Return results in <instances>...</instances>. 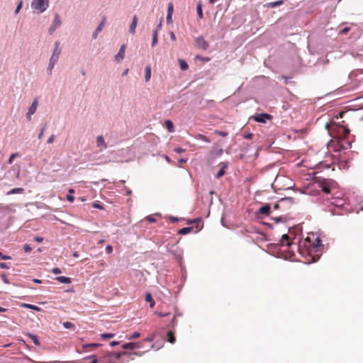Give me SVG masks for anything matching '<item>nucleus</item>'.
I'll use <instances>...</instances> for the list:
<instances>
[{
  "label": "nucleus",
  "instance_id": "obj_1",
  "mask_svg": "<svg viewBox=\"0 0 363 363\" xmlns=\"http://www.w3.org/2000/svg\"><path fill=\"white\" fill-rule=\"evenodd\" d=\"M137 355V352L128 353L127 352H107L103 356L100 357L99 361L101 363H123L124 361L120 360L123 355Z\"/></svg>",
  "mask_w": 363,
  "mask_h": 363
},
{
  "label": "nucleus",
  "instance_id": "obj_2",
  "mask_svg": "<svg viewBox=\"0 0 363 363\" xmlns=\"http://www.w3.org/2000/svg\"><path fill=\"white\" fill-rule=\"evenodd\" d=\"M48 6L49 0H33L31 2L32 9L40 13L44 12Z\"/></svg>",
  "mask_w": 363,
  "mask_h": 363
},
{
  "label": "nucleus",
  "instance_id": "obj_3",
  "mask_svg": "<svg viewBox=\"0 0 363 363\" xmlns=\"http://www.w3.org/2000/svg\"><path fill=\"white\" fill-rule=\"evenodd\" d=\"M325 127L327 129H328V131L331 134H333V133L337 130V131L340 133L339 137L341 139H344V138H347L350 133V130L348 128H345V126H337V125L335 126L334 125H333L331 127V129H329L330 125L327 123Z\"/></svg>",
  "mask_w": 363,
  "mask_h": 363
},
{
  "label": "nucleus",
  "instance_id": "obj_4",
  "mask_svg": "<svg viewBox=\"0 0 363 363\" xmlns=\"http://www.w3.org/2000/svg\"><path fill=\"white\" fill-rule=\"evenodd\" d=\"M61 20L59 14L56 13L55 15V18L53 20L52 24L50 26L49 28V33L52 34L55 30L61 26Z\"/></svg>",
  "mask_w": 363,
  "mask_h": 363
},
{
  "label": "nucleus",
  "instance_id": "obj_5",
  "mask_svg": "<svg viewBox=\"0 0 363 363\" xmlns=\"http://www.w3.org/2000/svg\"><path fill=\"white\" fill-rule=\"evenodd\" d=\"M195 46L199 49L206 50L208 48V44L202 36H199L195 40Z\"/></svg>",
  "mask_w": 363,
  "mask_h": 363
},
{
  "label": "nucleus",
  "instance_id": "obj_6",
  "mask_svg": "<svg viewBox=\"0 0 363 363\" xmlns=\"http://www.w3.org/2000/svg\"><path fill=\"white\" fill-rule=\"evenodd\" d=\"M60 54H61V50L60 49V42L56 41L55 43V49L53 50V52L50 57V60L57 62Z\"/></svg>",
  "mask_w": 363,
  "mask_h": 363
},
{
  "label": "nucleus",
  "instance_id": "obj_7",
  "mask_svg": "<svg viewBox=\"0 0 363 363\" xmlns=\"http://www.w3.org/2000/svg\"><path fill=\"white\" fill-rule=\"evenodd\" d=\"M38 100L37 98H35L33 100L31 106L29 107L27 115H26V116H27V118H28V119L29 121H30V119H31L30 116L35 113V111L37 110V108H38Z\"/></svg>",
  "mask_w": 363,
  "mask_h": 363
},
{
  "label": "nucleus",
  "instance_id": "obj_8",
  "mask_svg": "<svg viewBox=\"0 0 363 363\" xmlns=\"http://www.w3.org/2000/svg\"><path fill=\"white\" fill-rule=\"evenodd\" d=\"M272 116L268 113H260L253 116L254 120L258 123H265L267 120L272 119Z\"/></svg>",
  "mask_w": 363,
  "mask_h": 363
},
{
  "label": "nucleus",
  "instance_id": "obj_9",
  "mask_svg": "<svg viewBox=\"0 0 363 363\" xmlns=\"http://www.w3.org/2000/svg\"><path fill=\"white\" fill-rule=\"evenodd\" d=\"M96 147L99 148V151H103L107 148V144L102 135L96 137Z\"/></svg>",
  "mask_w": 363,
  "mask_h": 363
},
{
  "label": "nucleus",
  "instance_id": "obj_10",
  "mask_svg": "<svg viewBox=\"0 0 363 363\" xmlns=\"http://www.w3.org/2000/svg\"><path fill=\"white\" fill-rule=\"evenodd\" d=\"M125 48H126V46L124 44L121 46V48H120L118 54L115 56V59L116 61L118 62V61L123 60V58L125 57Z\"/></svg>",
  "mask_w": 363,
  "mask_h": 363
},
{
  "label": "nucleus",
  "instance_id": "obj_11",
  "mask_svg": "<svg viewBox=\"0 0 363 363\" xmlns=\"http://www.w3.org/2000/svg\"><path fill=\"white\" fill-rule=\"evenodd\" d=\"M140 344L139 342H128L123 344L122 345V347L123 349H128V350H135V349H139L140 348Z\"/></svg>",
  "mask_w": 363,
  "mask_h": 363
},
{
  "label": "nucleus",
  "instance_id": "obj_12",
  "mask_svg": "<svg viewBox=\"0 0 363 363\" xmlns=\"http://www.w3.org/2000/svg\"><path fill=\"white\" fill-rule=\"evenodd\" d=\"M100 346H101V344H99V343L85 344V345H83V346H82V347L84 349L83 352L92 351Z\"/></svg>",
  "mask_w": 363,
  "mask_h": 363
},
{
  "label": "nucleus",
  "instance_id": "obj_13",
  "mask_svg": "<svg viewBox=\"0 0 363 363\" xmlns=\"http://www.w3.org/2000/svg\"><path fill=\"white\" fill-rule=\"evenodd\" d=\"M137 24H138V17L136 15H134L133 17V21H132V23L130 26V28H129V32L132 34H135V28L137 27Z\"/></svg>",
  "mask_w": 363,
  "mask_h": 363
},
{
  "label": "nucleus",
  "instance_id": "obj_14",
  "mask_svg": "<svg viewBox=\"0 0 363 363\" xmlns=\"http://www.w3.org/2000/svg\"><path fill=\"white\" fill-rule=\"evenodd\" d=\"M270 212V206L269 204H266L264 206H262L259 209V213L261 214H264L266 216H268Z\"/></svg>",
  "mask_w": 363,
  "mask_h": 363
},
{
  "label": "nucleus",
  "instance_id": "obj_15",
  "mask_svg": "<svg viewBox=\"0 0 363 363\" xmlns=\"http://www.w3.org/2000/svg\"><path fill=\"white\" fill-rule=\"evenodd\" d=\"M145 301L148 302L150 303V307L151 308H154V306L155 305V302L154 299L152 298L151 294L147 293L145 294Z\"/></svg>",
  "mask_w": 363,
  "mask_h": 363
},
{
  "label": "nucleus",
  "instance_id": "obj_16",
  "mask_svg": "<svg viewBox=\"0 0 363 363\" xmlns=\"http://www.w3.org/2000/svg\"><path fill=\"white\" fill-rule=\"evenodd\" d=\"M289 237L287 234L283 235L281 238V245L282 246H284V245L290 246L291 244L290 242H289Z\"/></svg>",
  "mask_w": 363,
  "mask_h": 363
},
{
  "label": "nucleus",
  "instance_id": "obj_17",
  "mask_svg": "<svg viewBox=\"0 0 363 363\" xmlns=\"http://www.w3.org/2000/svg\"><path fill=\"white\" fill-rule=\"evenodd\" d=\"M322 245L321 240L320 238H316L313 242L312 248L315 252H318L320 247Z\"/></svg>",
  "mask_w": 363,
  "mask_h": 363
},
{
  "label": "nucleus",
  "instance_id": "obj_18",
  "mask_svg": "<svg viewBox=\"0 0 363 363\" xmlns=\"http://www.w3.org/2000/svg\"><path fill=\"white\" fill-rule=\"evenodd\" d=\"M145 82H149V80L150 79V77H151V67L150 65H147L145 67Z\"/></svg>",
  "mask_w": 363,
  "mask_h": 363
},
{
  "label": "nucleus",
  "instance_id": "obj_19",
  "mask_svg": "<svg viewBox=\"0 0 363 363\" xmlns=\"http://www.w3.org/2000/svg\"><path fill=\"white\" fill-rule=\"evenodd\" d=\"M196 12H197V15H198L199 18L200 19H202L203 18V11H202V4L201 1H199L197 4Z\"/></svg>",
  "mask_w": 363,
  "mask_h": 363
},
{
  "label": "nucleus",
  "instance_id": "obj_20",
  "mask_svg": "<svg viewBox=\"0 0 363 363\" xmlns=\"http://www.w3.org/2000/svg\"><path fill=\"white\" fill-rule=\"evenodd\" d=\"M21 306L26 308L32 309L36 311H40V308L35 305L29 304V303H22Z\"/></svg>",
  "mask_w": 363,
  "mask_h": 363
},
{
  "label": "nucleus",
  "instance_id": "obj_21",
  "mask_svg": "<svg viewBox=\"0 0 363 363\" xmlns=\"http://www.w3.org/2000/svg\"><path fill=\"white\" fill-rule=\"evenodd\" d=\"M56 279L62 284H70L71 283V279L69 277H57Z\"/></svg>",
  "mask_w": 363,
  "mask_h": 363
},
{
  "label": "nucleus",
  "instance_id": "obj_22",
  "mask_svg": "<svg viewBox=\"0 0 363 363\" xmlns=\"http://www.w3.org/2000/svg\"><path fill=\"white\" fill-rule=\"evenodd\" d=\"M221 165H222V167L217 173L216 178H220V177H223L225 173V169L227 167V164L221 163Z\"/></svg>",
  "mask_w": 363,
  "mask_h": 363
},
{
  "label": "nucleus",
  "instance_id": "obj_23",
  "mask_svg": "<svg viewBox=\"0 0 363 363\" xmlns=\"http://www.w3.org/2000/svg\"><path fill=\"white\" fill-rule=\"evenodd\" d=\"M167 341L170 343L173 344L176 341V338L174 337V333L172 331H169L167 334Z\"/></svg>",
  "mask_w": 363,
  "mask_h": 363
},
{
  "label": "nucleus",
  "instance_id": "obj_24",
  "mask_svg": "<svg viewBox=\"0 0 363 363\" xmlns=\"http://www.w3.org/2000/svg\"><path fill=\"white\" fill-rule=\"evenodd\" d=\"M192 230H193V227H186V228H183L182 229H180L178 231V233L181 234V235H186V234L191 233Z\"/></svg>",
  "mask_w": 363,
  "mask_h": 363
},
{
  "label": "nucleus",
  "instance_id": "obj_25",
  "mask_svg": "<svg viewBox=\"0 0 363 363\" xmlns=\"http://www.w3.org/2000/svg\"><path fill=\"white\" fill-rule=\"evenodd\" d=\"M165 126L169 132L172 133L174 131L173 123L171 121L167 120L164 122Z\"/></svg>",
  "mask_w": 363,
  "mask_h": 363
},
{
  "label": "nucleus",
  "instance_id": "obj_26",
  "mask_svg": "<svg viewBox=\"0 0 363 363\" xmlns=\"http://www.w3.org/2000/svg\"><path fill=\"white\" fill-rule=\"evenodd\" d=\"M24 192V189L23 188H15L10 190L7 195L14 194H23Z\"/></svg>",
  "mask_w": 363,
  "mask_h": 363
},
{
  "label": "nucleus",
  "instance_id": "obj_27",
  "mask_svg": "<svg viewBox=\"0 0 363 363\" xmlns=\"http://www.w3.org/2000/svg\"><path fill=\"white\" fill-rule=\"evenodd\" d=\"M178 61H179V64L180 65V68L182 70L184 71V70L188 69L189 65H188L187 62L185 60L179 59Z\"/></svg>",
  "mask_w": 363,
  "mask_h": 363
},
{
  "label": "nucleus",
  "instance_id": "obj_28",
  "mask_svg": "<svg viewBox=\"0 0 363 363\" xmlns=\"http://www.w3.org/2000/svg\"><path fill=\"white\" fill-rule=\"evenodd\" d=\"M28 336L32 340V341L33 342V343L35 345H40V341H39L38 337L37 335L31 334V333H28Z\"/></svg>",
  "mask_w": 363,
  "mask_h": 363
},
{
  "label": "nucleus",
  "instance_id": "obj_29",
  "mask_svg": "<svg viewBox=\"0 0 363 363\" xmlns=\"http://www.w3.org/2000/svg\"><path fill=\"white\" fill-rule=\"evenodd\" d=\"M106 16H104L102 18V20H101V23H99V25L96 28V33H100L102 30V29H103V28H104V25L106 23Z\"/></svg>",
  "mask_w": 363,
  "mask_h": 363
},
{
  "label": "nucleus",
  "instance_id": "obj_30",
  "mask_svg": "<svg viewBox=\"0 0 363 363\" xmlns=\"http://www.w3.org/2000/svg\"><path fill=\"white\" fill-rule=\"evenodd\" d=\"M195 138L197 140H203L206 143H211V140L208 137H206V135H202V134H197L195 136Z\"/></svg>",
  "mask_w": 363,
  "mask_h": 363
},
{
  "label": "nucleus",
  "instance_id": "obj_31",
  "mask_svg": "<svg viewBox=\"0 0 363 363\" xmlns=\"http://www.w3.org/2000/svg\"><path fill=\"white\" fill-rule=\"evenodd\" d=\"M63 326L66 328V329H70V330H74L75 329V325L74 323H71V322H68V321H66V322H64L62 323Z\"/></svg>",
  "mask_w": 363,
  "mask_h": 363
},
{
  "label": "nucleus",
  "instance_id": "obj_32",
  "mask_svg": "<svg viewBox=\"0 0 363 363\" xmlns=\"http://www.w3.org/2000/svg\"><path fill=\"white\" fill-rule=\"evenodd\" d=\"M157 43V30H155L152 33V46H155Z\"/></svg>",
  "mask_w": 363,
  "mask_h": 363
},
{
  "label": "nucleus",
  "instance_id": "obj_33",
  "mask_svg": "<svg viewBox=\"0 0 363 363\" xmlns=\"http://www.w3.org/2000/svg\"><path fill=\"white\" fill-rule=\"evenodd\" d=\"M197 223L196 224V228L198 229L196 231L199 230L201 228L200 227L199 225H203V223L201 222V219H197V220H189L188 223Z\"/></svg>",
  "mask_w": 363,
  "mask_h": 363
},
{
  "label": "nucleus",
  "instance_id": "obj_34",
  "mask_svg": "<svg viewBox=\"0 0 363 363\" xmlns=\"http://www.w3.org/2000/svg\"><path fill=\"white\" fill-rule=\"evenodd\" d=\"M283 4H284V1L282 0H279L277 1L269 3V6L271 8H274V7H276L277 6H280Z\"/></svg>",
  "mask_w": 363,
  "mask_h": 363
},
{
  "label": "nucleus",
  "instance_id": "obj_35",
  "mask_svg": "<svg viewBox=\"0 0 363 363\" xmlns=\"http://www.w3.org/2000/svg\"><path fill=\"white\" fill-rule=\"evenodd\" d=\"M114 335H115L113 333H102V334H101V337L104 340H106L108 338H112L114 337Z\"/></svg>",
  "mask_w": 363,
  "mask_h": 363
},
{
  "label": "nucleus",
  "instance_id": "obj_36",
  "mask_svg": "<svg viewBox=\"0 0 363 363\" xmlns=\"http://www.w3.org/2000/svg\"><path fill=\"white\" fill-rule=\"evenodd\" d=\"M214 133L216 135H218L220 136H222V137H226L228 135V133H227V132L220 131V130H215Z\"/></svg>",
  "mask_w": 363,
  "mask_h": 363
},
{
  "label": "nucleus",
  "instance_id": "obj_37",
  "mask_svg": "<svg viewBox=\"0 0 363 363\" xmlns=\"http://www.w3.org/2000/svg\"><path fill=\"white\" fill-rule=\"evenodd\" d=\"M56 63H57L56 62L50 60V62H49V65H48V70L50 71V73L52 72V70L54 68Z\"/></svg>",
  "mask_w": 363,
  "mask_h": 363
},
{
  "label": "nucleus",
  "instance_id": "obj_38",
  "mask_svg": "<svg viewBox=\"0 0 363 363\" xmlns=\"http://www.w3.org/2000/svg\"><path fill=\"white\" fill-rule=\"evenodd\" d=\"M140 335V333L134 332L130 337H128V340H134L139 337Z\"/></svg>",
  "mask_w": 363,
  "mask_h": 363
},
{
  "label": "nucleus",
  "instance_id": "obj_39",
  "mask_svg": "<svg viewBox=\"0 0 363 363\" xmlns=\"http://www.w3.org/2000/svg\"><path fill=\"white\" fill-rule=\"evenodd\" d=\"M22 6H23V1H20L18 4L16 6V11H15V13L17 14L18 13V12L20 11V10L22 8Z\"/></svg>",
  "mask_w": 363,
  "mask_h": 363
},
{
  "label": "nucleus",
  "instance_id": "obj_40",
  "mask_svg": "<svg viewBox=\"0 0 363 363\" xmlns=\"http://www.w3.org/2000/svg\"><path fill=\"white\" fill-rule=\"evenodd\" d=\"M23 250H24L25 252L28 253V252H31V250H32V247H31L29 245L26 244V245H24V246H23Z\"/></svg>",
  "mask_w": 363,
  "mask_h": 363
},
{
  "label": "nucleus",
  "instance_id": "obj_41",
  "mask_svg": "<svg viewBox=\"0 0 363 363\" xmlns=\"http://www.w3.org/2000/svg\"><path fill=\"white\" fill-rule=\"evenodd\" d=\"M173 13V4L169 3L167 8V13L172 14Z\"/></svg>",
  "mask_w": 363,
  "mask_h": 363
},
{
  "label": "nucleus",
  "instance_id": "obj_42",
  "mask_svg": "<svg viewBox=\"0 0 363 363\" xmlns=\"http://www.w3.org/2000/svg\"><path fill=\"white\" fill-rule=\"evenodd\" d=\"M17 156H18V154H17V153H13V154L10 156V157H9V164H12L13 159H14L16 157H17Z\"/></svg>",
  "mask_w": 363,
  "mask_h": 363
},
{
  "label": "nucleus",
  "instance_id": "obj_43",
  "mask_svg": "<svg viewBox=\"0 0 363 363\" xmlns=\"http://www.w3.org/2000/svg\"><path fill=\"white\" fill-rule=\"evenodd\" d=\"M45 126H46V125H45L42 128V129H41V130H40V133L38 134V139H40H40L43 138V136L44 131H45Z\"/></svg>",
  "mask_w": 363,
  "mask_h": 363
},
{
  "label": "nucleus",
  "instance_id": "obj_44",
  "mask_svg": "<svg viewBox=\"0 0 363 363\" xmlns=\"http://www.w3.org/2000/svg\"><path fill=\"white\" fill-rule=\"evenodd\" d=\"M52 272L54 274H59L61 273V270L60 268H57V267H55V268H53L52 269Z\"/></svg>",
  "mask_w": 363,
  "mask_h": 363
},
{
  "label": "nucleus",
  "instance_id": "obj_45",
  "mask_svg": "<svg viewBox=\"0 0 363 363\" xmlns=\"http://www.w3.org/2000/svg\"><path fill=\"white\" fill-rule=\"evenodd\" d=\"M322 190L325 194H330V189L328 186H323Z\"/></svg>",
  "mask_w": 363,
  "mask_h": 363
},
{
  "label": "nucleus",
  "instance_id": "obj_46",
  "mask_svg": "<svg viewBox=\"0 0 363 363\" xmlns=\"http://www.w3.org/2000/svg\"><path fill=\"white\" fill-rule=\"evenodd\" d=\"M67 199L68 201L72 203L74 200V197L72 196V194H68L67 196Z\"/></svg>",
  "mask_w": 363,
  "mask_h": 363
},
{
  "label": "nucleus",
  "instance_id": "obj_47",
  "mask_svg": "<svg viewBox=\"0 0 363 363\" xmlns=\"http://www.w3.org/2000/svg\"><path fill=\"white\" fill-rule=\"evenodd\" d=\"M0 257L4 260L11 259V257L8 255H3L2 253L0 252Z\"/></svg>",
  "mask_w": 363,
  "mask_h": 363
},
{
  "label": "nucleus",
  "instance_id": "obj_48",
  "mask_svg": "<svg viewBox=\"0 0 363 363\" xmlns=\"http://www.w3.org/2000/svg\"><path fill=\"white\" fill-rule=\"evenodd\" d=\"M106 251L108 254H111L113 252V247L111 245H107L106 247Z\"/></svg>",
  "mask_w": 363,
  "mask_h": 363
},
{
  "label": "nucleus",
  "instance_id": "obj_49",
  "mask_svg": "<svg viewBox=\"0 0 363 363\" xmlns=\"http://www.w3.org/2000/svg\"><path fill=\"white\" fill-rule=\"evenodd\" d=\"M55 140V135H52L48 140V144H51L54 142Z\"/></svg>",
  "mask_w": 363,
  "mask_h": 363
},
{
  "label": "nucleus",
  "instance_id": "obj_50",
  "mask_svg": "<svg viewBox=\"0 0 363 363\" xmlns=\"http://www.w3.org/2000/svg\"><path fill=\"white\" fill-rule=\"evenodd\" d=\"M349 30H350V28L346 27V28H344L343 29H342L340 30V33L341 34H346V33H347L349 32Z\"/></svg>",
  "mask_w": 363,
  "mask_h": 363
},
{
  "label": "nucleus",
  "instance_id": "obj_51",
  "mask_svg": "<svg viewBox=\"0 0 363 363\" xmlns=\"http://www.w3.org/2000/svg\"><path fill=\"white\" fill-rule=\"evenodd\" d=\"M252 136H253V134L252 133H247V134H245L244 135V138L245 139H252Z\"/></svg>",
  "mask_w": 363,
  "mask_h": 363
},
{
  "label": "nucleus",
  "instance_id": "obj_52",
  "mask_svg": "<svg viewBox=\"0 0 363 363\" xmlns=\"http://www.w3.org/2000/svg\"><path fill=\"white\" fill-rule=\"evenodd\" d=\"M0 268H1V269H8L9 266L7 265L6 263L0 262Z\"/></svg>",
  "mask_w": 363,
  "mask_h": 363
},
{
  "label": "nucleus",
  "instance_id": "obj_53",
  "mask_svg": "<svg viewBox=\"0 0 363 363\" xmlns=\"http://www.w3.org/2000/svg\"><path fill=\"white\" fill-rule=\"evenodd\" d=\"M34 240H35V241H36L38 242H43V238L42 237L36 236L34 238Z\"/></svg>",
  "mask_w": 363,
  "mask_h": 363
},
{
  "label": "nucleus",
  "instance_id": "obj_54",
  "mask_svg": "<svg viewBox=\"0 0 363 363\" xmlns=\"http://www.w3.org/2000/svg\"><path fill=\"white\" fill-rule=\"evenodd\" d=\"M147 220L149 222H150V223H154V222H155V219L152 216H147Z\"/></svg>",
  "mask_w": 363,
  "mask_h": 363
},
{
  "label": "nucleus",
  "instance_id": "obj_55",
  "mask_svg": "<svg viewBox=\"0 0 363 363\" xmlns=\"http://www.w3.org/2000/svg\"><path fill=\"white\" fill-rule=\"evenodd\" d=\"M174 151H175L176 152H177V153L180 154V153H182V152H184V150H183V149H182V148H180V147H176V148L174 149Z\"/></svg>",
  "mask_w": 363,
  "mask_h": 363
},
{
  "label": "nucleus",
  "instance_id": "obj_56",
  "mask_svg": "<svg viewBox=\"0 0 363 363\" xmlns=\"http://www.w3.org/2000/svg\"><path fill=\"white\" fill-rule=\"evenodd\" d=\"M172 14L167 13V23H169L172 21Z\"/></svg>",
  "mask_w": 363,
  "mask_h": 363
},
{
  "label": "nucleus",
  "instance_id": "obj_57",
  "mask_svg": "<svg viewBox=\"0 0 363 363\" xmlns=\"http://www.w3.org/2000/svg\"><path fill=\"white\" fill-rule=\"evenodd\" d=\"M169 219H170V220H171L172 222H174H174H177V221H179V220L178 218L173 217V216H171Z\"/></svg>",
  "mask_w": 363,
  "mask_h": 363
},
{
  "label": "nucleus",
  "instance_id": "obj_58",
  "mask_svg": "<svg viewBox=\"0 0 363 363\" xmlns=\"http://www.w3.org/2000/svg\"><path fill=\"white\" fill-rule=\"evenodd\" d=\"M170 38L173 41L176 40V36L172 31L170 32Z\"/></svg>",
  "mask_w": 363,
  "mask_h": 363
},
{
  "label": "nucleus",
  "instance_id": "obj_59",
  "mask_svg": "<svg viewBox=\"0 0 363 363\" xmlns=\"http://www.w3.org/2000/svg\"><path fill=\"white\" fill-rule=\"evenodd\" d=\"M118 345H119V342H118V341H113V342H111L110 343V345L111 347H114V346Z\"/></svg>",
  "mask_w": 363,
  "mask_h": 363
},
{
  "label": "nucleus",
  "instance_id": "obj_60",
  "mask_svg": "<svg viewBox=\"0 0 363 363\" xmlns=\"http://www.w3.org/2000/svg\"><path fill=\"white\" fill-rule=\"evenodd\" d=\"M153 340H154V337L153 336L148 337L145 339V340L147 341V342H152Z\"/></svg>",
  "mask_w": 363,
  "mask_h": 363
},
{
  "label": "nucleus",
  "instance_id": "obj_61",
  "mask_svg": "<svg viewBox=\"0 0 363 363\" xmlns=\"http://www.w3.org/2000/svg\"><path fill=\"white\" fill-rule=\"evenodd\" d=\"M157 313V315H158L160 317H164V316L168 315V314H169V313Z\"/></svg>",
  "mask_w": 363,
  "mask_h": 363
},
{
  "label": "nucleus",
  "instance_id": "obj_62",
  "mask_svg": "<svg viewBox=\"0 0 363 363\" xmlns=\"http://www.w3.org/2000/svg\"><path fill=\"white\" fill-rule=\"evenodd\" d=\"M94 207L99 208V209H103V207L100 204H94Z\"/></svg>",
  "mask_w": 363,
  "mask_h": 363
},
{
  "label": "nucleus",
  "instance_id": "obj_63",
  "mask_svg": "<svg viewBox=\"0 0 363 363\" xmlns=\"http://www.w3.org/2000/svg\"><path fill=\"white\" fill-rule=\"evenodd\" d=\"M99 33H96V30H95V32L93 33V38L96 39L97 38V35Z\"/></svg>",
  "mask_w": 363,
  "mask_h": 363
},
{
  "label": "nucleus",
  "instance_id": "obj_64",
  "mask_svg": "<svg viewBox=\"0 0 363 363\" xmlns=\"http://www.w3.org/2000/svg\"><path fill=\"white\" fill-rule=\"evenodd\" d=\"M72 255H73V257H74L76 258L79 257V254L77 252H74Z\"/></svg>",
  "mask_w": 363,
  "mask_h": 363
}]
</instances>
